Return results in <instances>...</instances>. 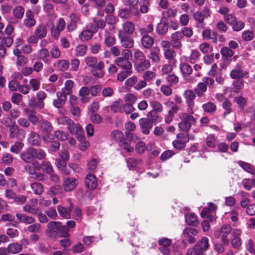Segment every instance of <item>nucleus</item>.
I'll return each mask as SVG.
<instances>
[{"mask_svg":"<svg viewBox=\"0 0 255 255\" xmlns=\"http://www.w3.org/2000/svg\"><path fill=\"white\" fill-rule=\"evenodd\" d=\"M59 123L61 124L68 126L69 132L72 134H75L79 141H83L85 139L84 131L81 127L75 125L73 121L67 117H63L59 119Z\"/></svg>","mask_w":255,"mask_h":255,"instance_id":"f257e3e1","label":"nucleus"},{"mask_svg":"<svg viewBox=\"0 0 255 255\" xmlns=\"http://www.w3.org/2000/svg\"><path fill=\"white\" fill-rule=\"evenodd\" d=\"M179 117L182 122L178 124L179 128L184 132H187L190 129L191 124L196 122L195 119L191 115L186 113H181Z\"/></svg>","mask_w":255,"mask_h":255,"instance_id":"f03ea898","label":"nucleus"},{"mask_svg":"<svg viewBox=\"0 0 255 255\" xmlns=\"http://www.w3.org/2000/svg\"><path fill=\"white\" fill-rule=\"evenodd\" d=\"M119 16L123 19H130L133 15L138 16L139 12L134 6H129L128 8H122L118 12Z\"/></svg>","mask_w":255,"mask_h":255,"instance_id":"7ed1b4c3","label":"nucleus"},{"mask_svg":"<svg viewBox=\"0 0 255 255\" xmlns=\"http://www.w3.org/2000/svg\"><path fill=\"white\" fill-rule=\"evenodd\" d=\"M208 239L207 237H204L191 249H195V251L197 253V255H205L204 253L208 249Z\"/></svg>","mask_w":255,"mask_h":255,"instance_id":"20e7f679","label":"nucleus"},{"mask_svg":"<svg viewBox=\"0 0 255 255\" xmlns=\"http://www.w3.org/2000/svg\"><path fill=\"white\" fill-rule=\"evenodd\" d=\"M38 132L42 134L51 132L53 130V126L51 123L45 119H41L37 127Z\"/></svg>","mask_w":255,"mask_h":255,"instance_id":"39448f33","label":"nucleus"},{"mask_svg":"<svg viewBox=\"0 0 255 255\" xmlns=\"http://www.w3.org/2000/svg\"><path fill=\"white\" fill-rule=\"evenodd\" d=\"M5 197L9 200H12L13 202L21 204L24 203L26 200L25 196L22 195L17 196L14 192L9 189L5 190Z\"/></svg>","mask_w":255,"mask_h":255,"instance_id":"423d86ee","label":"nucleus"},{"mask_svg":"<svg viewBox=\"0 0 255 255\" xmlns=\"http://www.w3.org/2000/svg\"><path fill=\"white\" fill-rule=\"evenodd\" d=\"M63 186L64 190L66 192H70L76 188L78 185V180L75 178L67 177L64 178Z\"/></svg>","mask_w":255,"mask_h":255,"instance_id":"0eeeda50","label":"nucleus"},{"mask_svg":"<svg viewBox=\"0 0 255 255\" xmlns=\"http://www.w3.org/2000/svg\"><path fill=\"white\" fill-rule=\"evenodd\" d=\"M33 165L35 166V168L39 170L40 169L42 171L47 174H51L53 172V169L50 162L47 161H42L41 164L39 165L38 162L35 161L33 163Z\"/></svg>","mask_w":255,"mask_h":255,"instance_id":"6e6552de","label":"nucleus"},{"mask_svg":"<svg viewBox=\"0 0 255 255\" xmlns=\"http://www.w3.org/2000/svg\"><path fill=\"white\" fill-rule=\"evenodd\" d=\"M139 126L142 132L145 134H148L153 126V124L148 118H141L139 120Z\"/></svg>","mask_w":255,"mask_h":255,"instance_id":"1a4fd4ad","label":"nucleus"},{"mask_svg":"<svg viewBox=\"0 0 255 255\" xmlns=\"http://www.w3.org/2000/svg\"><path fill=\"white\" fill-rule=\"evenodd\" d=\"M21 159L25 163H33L35 161L32 147H29L20 153Z\"/></svg>","mask_w":255,"mask_h":255,"instance_id":"9d476101","label":"nucleus"},{"mask_svg":"<svg viewBox=\"0 0 255 255\" xmlns=\"http://www.w3.org/2000/svg\"><path fill=\"white\" fill-rule=\"evenodd\" d=\"M28 142L31 145L40 146L41 144V137L38 133L31 131L29 134Z\"/></svg>","mask_w":255,"mask_h":255,"instance_id":"9b49d317","label":"nucleus"},{"mask_svg":"<svg viewBox=\"0 0 255 255\" xmlns=\"http://www.w3.org/2000/svg\"><path fill=\"white\" fill-rule=\"evenodd\" d=\"M86 187L91 190H94L97 186V181L96 176L92 174H88L85 178Z\"/></svg>","mask_w":255,"mask_h":255,"instance_id":"f8f14e48","label":"nucleus"},{"mask_svg":"<svg viewBox=\"0 0 255 255\" xmlns=\"http://www.w3.org/2000/svg\"><path fill=\"white\" fill-rule=\"evenodd\" d=\"M122 32V31H120L119 33V36L120 38L122 45L127 48H132L134 44V41L133 39L128 36H122L121 34Z\"/></svg>","mask_w":255,"mask_h":255,"instance_id":"ddd939ff","label":"nucleus"},{"mask_svg":"<svg viewBox=\"0 0 255 255\" xmlns=\"http://www.w3.org/2000/svg\"><path fill=\"white\" fill-rule=\"evenodd\" d=\"M56 95L57 98L53 101V104L55 107L60 108L65 104L67 95L61 92H57Z\"/></svg>","mask_w":255,"mask_h":255,"instance_id":"4468645a","label":"nucleus"},{"mask_svg":"<svg viewBox=\"0 0 255 255\" xmlns=\"http://www.w3.org/2000/svg\"><path fill=\"white\" fill-rule=\"evenodd\" d=\"M115 62L119 66L126 70H130L132 65L128 58L118 57L115 60Z\"/></svg>","mask_w":255,"mask_h":255,"instance_id":"2eb2a0df","label":"nucleus"},{"mask_svg":"<svg viewBox=\"0 0 255 255\" xmlns=\"http://www.w3.org/2000/svg\"><path fill=\"white\" fill-rule=\"evenodd\" d=\"M242 67L238 64L235 69L233 70L230 73V76L233 79H240L243 78L248 72L243 71L241 70Z\"/></svg>","mask_w":255,"mask_h":255,"instance_id":"dca6fc26","label":"nucleus"},{"mask_svg":"<svg viewBox=\"0 0 255 255\" xmlns=\"http://www.w3.org/2000/svg\"><path fill=\"white\" fill-rule=\"evenodd\" d=\"M90 94V89L87 87H83L80 89L79 95L81 97V101L83 103H87L90 101V97H88Z\"/></svg>","mask_w":255,"mask_h":255,"instance_id":"f3484780","label":"nucleus"},{"mask_svg":"<svg viewBox=\"0 0 255 255\" xmlns=\"http://www.w3.org/2000/svg\"><path fill=\"white\" fill-rule=\"evenodd\" d=\"M184 97L186 99V103L188 107H192L194 105L193 100L196 98L194 91L191 90H187L184 92Z\"/></svg>","mask_w":255,"mask_h":255,"instance_id":"a211bd4d","label":"nucleus"},{"mask_svg":"<svg viewBox=\"0 0 255 255\" xmlns=\"http://www.w3.org/2000/svg\"><path fill=\"white\" fill-rule=\"evenodd\" d=\"M104 68V62L102 61H100L98 62L97 67L92 69L91 72L94 76L97 77L98 78H102L105 74V72L103 71Z\"/></svg>","mask_w":255,"mask_h":255,"instance_id":"6ab92c4d","label":"nucleus"},{"mask_svg":"<svg viewBox=\"0 0 255 255\" xmlns=\"http://www.w3.org/2000/svg\"><path fill=\"white\" fill-rule=\"evenodd\" d=\"M9 127V136L11 138L16 137L17 138H20L19 134L22 132H24V130L22 129H20L19 127L15 124L10 125Z\"/></svg>","mask_w":255,"mask_h":255,"instance_id":"aec40b11","label":"nucleus"},{"mask_svg":"<svg viewBox=\"0 0 255 255\" xmlns=\"http://www.w3.org/2000/svg\"><path fill=\"white\" fill-rule=\"evenodd\" d=\"M16 217L20 222L26 225L34 223L35 221L33 217L25 214L17 213L16 214Z\"/></svg>","mask_w":255,"mask_h":255,"instance_id":"412c9836","label":"nucleus"},{"mask_svg":"<svg viewBox=\"0 0 255 255\" xmlns=\"http://www.w3.org/2000/svg\"><path fill=\"white\" fill-rule=\"evenodd\" d=\"M70 202V207L65 208L61 206H58L57 210L59 214L63 217L68 219L70 218V212L72 207V203L70 202L71 200H68Z\"/></svg>","mask_w":255,"mask_h":255,"instance_id":"4be33fe9","label":"nucleus"},{"mask_svg":"<svg viewBox=\"0 0 255 255\" xmlns=\"http://www.w3.org/2000/svg\"><path fill=\"white\" fill-rule=\"evenodd\" d=\"M47 29L46 26L43 24L39 25L34 30V34L39 39H42L46 36Z\"/></svg>","mask_w":255,"mask_h":255,"instance_id":"5701e85b","label":"nucleus"},{"mask_svg":"<svg viewBox=\"0 0 255 255\" xmlns=\"http://www.w3.org/2000/svg\"><path fill=\"white\" fill-rule=\"evenodd\" d=\"M70 23L67 25V28L70 31H73L77 27V23L80 20L79 16L74 13L70 15Z\"/></svg>","mask_w":255,"mask_h":255,"instance_id":"b1692460","label":"nucleus"},{"mask_svg":"<svg viewBox=\"0 0 255 255\" xmlns=\"http://www.w3.org/2000/svg\"><path fill=\"white\" fill-rule=\"evenodd\" d=\"M25 113L28 115V120L34 126H38L40 122L38 118L36 116V113L34 111L25 110Z\"/></svg>","mask_w":255,"mask_h":255,"instance_id":"393cba45","label":"nucleus"},{"mask_svg":"<svg viewBox=\"0 0 255 255\" xmlns=\"http://www.w3.org/2000/svg\"><path fill=\"white\" fill-rule=\"evenodd\" d=\"M168 23L165 21L161 20L157 25L156 30L158 34L161 35L165 34L168 30Z\"/></svg>","mask_w":255,"mask_h":255,"instance_id":"a878e982","label":"nucleus"},{"mask_svg":"<svg viewBox=\"0 0 255 255\" xmlns=\"http://www.w3.org/2000/svg\"><path fill=\"white\" fill-rule=\"evenodd\" d=\"M7 254H17L22 250V246L18 243L9 245L6 249Z\"/></svg>","mask_w":255,"mask_h":255,"instance_id":"bb28decb","label":"nucleus"},{"mask_svg":"<svg viewBox=\"0 0 255 255\" xmlns=\"http://www.w3.org/2000/svg\"><path fill=\"white\" fill-rule=\"evenodd\" d=\"M141 43L144 47L149 49L153 45L154 40L151 37L145 35L143 36L141 39Z\"/></svg>","mask_w":255,"mask_h":255,"instance_id":"cd10ccee","label":"nucleus"},{"mask_svg":"<svg viewBox=\"0 0 255 255\" xmlns=\"http://www.w3.org/2000/svg\"><path fill=\"white\" fill-rule=\"evenodd\" d=\"M186 222L191 226H196L198 224L197 217L194 213H188L185 215Z\"/></svg>","mask_w":255,"mask_h":255,"instance_id":"c85d7f7f","label":"nucleus"},{"mask_svg":"<svg viewBox=\"0 0 255 255\" xmlns=\"http://www.w3.org/2000/svg\"><path fill=\"white\" fill-rule=\"evenodd\" d=\"M32 150L33 152L34 159L36 158L39 160H43L45 158L46 154L42 149L32 147Z\"/></svg>","mask_w":255,"mask_h":255,"instance_id":"c756f323","label":"nucleus"},{"mask_svg":"<svg viewBox=\"0 0 255 255\" xmlns=\"http://www.w3.org/2000/svg\"><path fill=\"white\" fill-rule=\"evenodd\" d=\"M74 86V82L70 80H68L65 83V87L62 89L61 92L64 94L70 95L72 92V88Z\"/></svg>","mask_w":255,"mask_h":255,"instance_id":"7c9ffc66","label":"nucleus"},{"mask_svg":"<svg viewBox=\"0 0 255 255\" xmlns=\"http://www.w3.org/2000/svg\"><path fill=\"white\" fill-rule=\"evenodd\" d=\"M240 231L236 230L232 233L233 239H232L231 243L232 246L235 248H238L241 244V239L239 238V233Z\"/></svg>","mask_w":255,"mask_h":255,"instance_id":"2f4dec72","label":"nucleus"},{"mask_svg":"<svg viewBox=\"0 0 255 255\" xmlns=\"http://www.w3.org/2000/svg\"><path fill=\"white\" fill-rule=\"evenodd\" d=\"M28 105L31 108L41 109L44 107V104L43 102H41L35 98H33L29 100Z\"/></svg>","mask_w":255,"mask_h":255,"instance_id":"473e14b6","label":"nucleus"},{"mask_svg":"<svg viewBox=\"0 0 255 255\" xmlns=\"http://www.w3.org/2000/svg\"><path fill=\"white\" fill-rule=\"evenodd\" d=\"M166 105L171 108L168 111V114L173 117L179 110V107L173 102L168 101L166 103Z\"/></svg>","mask_w":255,"mask_h":255,"instance_id":"72a5a7b5","label":"nucleus"},{"mask_svg":"<svg viewBox=\"0 0 255 255\" xmlns=\"http://www.w3.org/2000/svg\"><path fill=\"white\" fill-rule=\"evenodd\" d=\"M123 29L125 32L128 34H132L135 29L134 24L130 21H127L123 24Z\"/></svg>","mask_w":255,"mask_h":255,"instance_id":"f704fd0d","label":"nucleus"},{"mask_svg":"<svg viewBox=\"0 0 255 255\" xmlns=\"http://www.w3.org/2000/svg\"><path fill=\"white\" fill-rule=\"evenodd\" d=\"M85 62L88 67L92 68H96L98 64V59L93 56L87 57L85 59Z\"/></svg>","mask_w":255,"mask_h":255,"instance_id":"c9c22d12","label":"nucleus"},{"mask_svg":"<svg viewBox=\"0 0 255 255\" xmlns=\"http://www.w3.org/2000/svg\"><path fill=\"white\" fill-rule=\"evenodd\" d=\"M180 70L184 77L188 76L192 73V67L187 63L181 64Z\"/></svg>","mask_w":255,"mask_h":255,"instance_id":"e433bc0d","label":"nucleus"},{"mask_svg":"<svg viewBox=\"0 0 255 255\" xmlns=\"http://www.w3.org/2000/svg\"><path fill=\"white\" fill-rule=\"evenodd\" d=\"M136 65L138 71H142L148 68L150 66L149 61L145 59L140 61L138 63H136Z\"/></svg>","mask_w":255,"mask_h":255,"instance_id":"4c0bfd02","label":"nucleus"},{"mask_svg":"<svg viewBox=\"0 0 255 255\" xmlns=\"http://www.w3.org/2000/svg\"><path fill=\"white\" fill-rule=\"evenodd\" d=\"M112 138L117 141L122 142L124 140V134L123 133L119 130H115L111 133Z\"/></svg>","mask_w":255,"mask_h":255,"instance_id":"58836bf2","label":"nucleus"},{"mask_svg":"<svg viewBox=\"0 0 255 255\" xmlns=\"http://www.w3.org/2000/svg\"><path fill=\"white\" fill-rule=\"evenodd\" d=\"M24 9L21 6H17L13 9V15L18 19H21L23 16Z\"/></svg>","mask_w":255,"mask_h":255,"instance_id":"ea45409f","label":"nucleus"},{"mask_svg":"<svg viewBox=\"0 0 255 255\" xmlns=\"http://www.w3.org/2000/svg\"><path fill=\"white\" fill-rule=\"evenodd\" d=\"M24 146L23 142L20 141H16L14 144L10 147L11 152L17 154L19 153Z\"/></svg>","mask_w":255,"mask_h":255,"instance_id":"a19ab883","label":"nucleus"},{"mask_svg":"<svg viewBox=\"0 0 255 255\" xmlns=\"http://www.w3.org/2000/svg\"><path fill=\"white\" fill-rule=\"evenodd\" d=\"M31 187L35 194L40 195L43 192V186L40 183L34 182L31 184Z\"/></svg>","mask_w":255,"mask_h":255,"instance_id":"79ce46f5","label":"nucleus"},{"mask_svg":"<svg viewBox=\"0 0 255 255\" xmlns=\"http://www.w3.org/2000/svg\"><path fill=\"white\" fill-rule=\"evenodd\" d=\"M240 165L247 172L255 175V168L248 163L244 161L239 162Z\"/></svg>","mask_w":255,"mask_h":255,"instance_id":"37998d69","label":"nucleus"},{"mask_svg":"<svg viewBox=\"0 0 255 255\" xmlns=\"http://www.w3.org/2000/svg\"><path fill=\"white\" fill-rule=\"evenodd\" d=\"M87 51V47L84 45H79L75 48V54L77 56H83Z\"/></svg>","mask_w":255,"mask_h":255,"instance_id":"c03bdc74","label":"nucleus"},{"mask_svg":"<svg viewBox=\"0 0 255 255\" xmlns=\"http://www.w3.org/2000/svg\"><path fill=\"white\" fill-rule=\"evenodd\" d=\"M123 102L122 100L119 99L118 100L114 102L113 105L111 106V111L114 113H117L122 109Z\"/></svg>","mask_w":255,"mask_h":255,"instance_id":"a18cd8bd","label":"nucleus"},{"mask_svg":"<svg viewBox=\"0 0 255 255\" xmlns=\"http://www.w3.org/2000/svg\"><path fill=\"white\" fill-rule=\"evenodd\" d=\"M54 136L58 140L65 141L68 139V133L62 131L57 130L54 132Z\"/></svg>","mask_w":255,"mask_h":255,"instance_id":"49530a36","label":"nucleus"},{"mask_svg":"<svg viewBox=\"0 0 255 255\" xmlns=\"http://www.w3.org/2000/svg\"><path fill=\"white\" fill-rule=\"evenodd\" d=\"M41 138L45 144H48L54 141L55 139V136L54 134L53 135L50 132H48L42 134Z\"/></svg>","mask_w":255,"mask_h":255,"instance_id":"de8ad7c7","label":"nucleus"},{"mask_svg":"<svg viewBox=\"0 0 255 255\" xmlns=\"http://www.w3.org/2000/svg\"><path fill=\"white\" fill-rule=\"evenodd\" d=\"M93 28L91 30H83L81 33V39L82 40H88L93 36Z\"/></svg>","mask_w":255,"mask_h":255,"instance_id":"09e8293b","label":"nucleus"},{"mask_svg":"<svg viewBox=\"0 0 255 255\" xmlns=\"http://www.w3.org/2000/svg\"><path fill=\"white\" fill-rule=\"evenodd\" d=\"M60 230L57 233V235H59L60 237L68 238L70 236V234L68 233L69 231V229L65 225L62 226Z\"/></svg>","mask_w":255,"mask_h":255,"instance_id":"8fccbe9b","label":"nucleus"},{"mask_svg":"<svg viewBox=\"0 0 255 255\" xmlns=\"http://www.w3.org/2000/svg\"><path fill=\"white\" fill-rule=\"evenodd\" d=\"M202 108L205 112L208 113L214 112L216 110V106L214 105V104L211 102H208L205 104H204L202 106Z\"/></svg>","mask_w":255,"mask_h":255,"instance_id":"3c124183","label":"nucleus"},{"mask_svg":"<svg viewBox=\"0 0 255 255\" xmlns=\"http://www.w3.org/2000/svg\"><path fill=\"white\" fill-rule=\"evenodd\" d=\"M27 230L30 233H38L41 231V226L38 223L33 224L28 226Z\"/></svg>","mask_w":255,"mask_h":255,"instance_id":"603ef678","label":"nucleus"},{"mask_svg":"<svg viewBox=\"0 0 255 255\" xmlns=\"http://www.w3.org/2000/svg\"><path fill=\"white\" fill-rule=\"evenodd\" d=\"M23 210L34 215H38V213L39 212V209L38 208H32L30 205H26L24 206L23 207Z\"/></svg>","mask_w":255,"mask_h":255,"instance_id":"864d4df0","label":"nucleus"},{"mask_svg":"<svg viewBox=\"0 0 255 255\" xmlns=\"http://www.w3.org/2000/svg\"><path fill=\"white\" fill-rule=\"evenodd\" d=\"M221 53L223 57L226 58L231 57L234 54L233 50L227 47L222 48L221 50Z\"/></svg>","mask_w":255,"mask_h":255,"instance_id":"5fc2aeb1","label":"nucleus"},{"mask_svg":"<svg viewBox=\"0 0 255 255\" xmlns=\"http://www.w3.org/2000/svg\"><path fill=\"white\" fill-rule=\"evenodd\" d=\"M57 65L59 70L64 71L68 68L69 64L68 61L61 60L59 61Z\"/></svg>","mask_w":255,"mask_h":255,"instance_id":"6e6d98bb","label":"nucleus"},{"mask_svg":"<svg viewBox=\"0 0 255 255\" xmlns=\"http://www.w3.org/2000/svg\"><path fill=\"white\" fill-rule=\"evenodd\" d=\"M136 100L137 97L132 94H128L126 95L125 97V100L126 102V104H130L132 105L135 102Z\"/></svg>","mask_w":255,"mask_h":255,"instance_id":"4d7b16f0","label":"nucleus"},{"mask_svg":"<svg viewBox=\"0 0 255 255\" xmlns=\"http://www.w3.org/2000/svg\"><path fill=\"white\" fill-rule=\"evenodd\" d=\"M197 233L198 232L196 229L191 227L186 228L183 232L184 235L186 237H190L193 235L195 236Z\"/></svg>","mask_w":255,"mask_h":255,"instance_id":"13d9d810","label":"nucleus"},{"mask_svg":"<svg viewBox=\"0 0 255 255\" xmlns=\"http://www.w3.org/2000/svg\"><path fill=\"white\" fill-rule=\"evenodd\" d=\"M22 98V96L20 94L14 93L12 95L11 101L13 103L18 105V104L21 101Z\"/></svg>","mask_w":255,"mask_h":255,"instance_id":"bf43d9fd","label":"nucleus"},{"mask_svg":"<svg viewBox=\"0 0 255 255\" xmlns=\"http://www.w3.org/2000/svg\"><path fill=\"white\" fill-rule=\"evenodd\" d=\"M13 43V39L9 36L4 37L2 39L0 42V45H2L3 46H6L9 47L11 46Z\"/></svg>","mask_w":255,"mask_h":255,"instance_id":"052dcab7","label":"nucleus"},{"mask_svg":"<svg viewBox=\"0 0 255 255\" xmlns=\"http://www.w3.org/2000/svg\"><path fill=\"white\" fill-rule=\"evenodd\" d=\"M15 219V216L9 213L4 214L1 215L0 220L2 222H13Z\"/></svg>","mask_w":255,"mask_h":255,"instance_id":"680f3d73","label":"nucleus"},{"mask_svg":"<svg viewBox=\"0 0 255 255\" xmlns=\"http://www.w3.org/2000/svg\"><path fill=\"white\" fill-rule=\"evenodd\" d=\"M19 83L16 80H12L8 84V88L11 91H15L19 89Z\"/></svg>","mask_w":255,"mask_h":255,"instance_id":"e2e57ef3","label":"nucleus"},{"mask_svg":"<svg viewBox=\"0 0 255 255\" xmlns=\"http://www.w3.org/2000/svg\"><path fill=\"white\" fill-rule=\"evenodd\" d=\"M132 73L131 70H126V71L121 72L117 75V79L120 81H123L128 76H129Z\"/></svg>","mask_w":255,"mask_h":255,"instance_id":"0e129e2a","label":"nucleus"},{"mask_svg":"<svg viewBox=\"0 0 255 255\" xmlns=\"http://www.w3.org/2000/svg\"><path fill=\"white\" fill-rule=\"evenodd\" d=\"M90 94L93 96H96L101 91L102 88L100 85L93 86L89 88Z\"/></svg>","mask_w":255,"mask_h":255,"instance_id":"69168bd1","label":"nucleus"},{"mask_svg":"<svg viewBox=\"0 0 255 255\" xmlns=\"http://www.w3.org/2000/svg\"><path fill=\"white\" fill-rule=\"evenodd\" d=\"M232 25H233V29L234 31H239L244 28L245 23L242 21L236 20Z\"/></svg>","mask_w":255,"mask_h":255,"instance_id":"338daca9","label":"nucleus"},{"mask_svg":"<svg viewBox=\"0 0 255 255\" xmlns=\"http://www.w3.org/2000/svg\"><path fill=\"white\" fill-rule=\"evenodd\" d=\"M164 56L166 59H173L176 56V53L173 49H167L164 51Z\"/></svg>","mask_w":255,"mask_h":255,"instance_id":"774afa93","label":"nucleus"}]
</instances>
